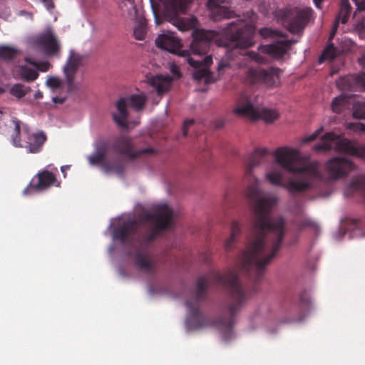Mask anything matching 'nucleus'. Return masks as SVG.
<instances>
[{"label": "nucleus", "instance_id": "obj_5", "mask_svg": "<svg viewBox=\"0 0 365 365\" xmlns=\"http://www.w3.org/2000/svg\"><path fill=\"white\" fill-rule=\"evenodd\" d=\"M233 112L238 116L253 121L262 119L267 123H273L279 117L275 109L259 108L255 106L252 98L245 93L237 97Z\"/></svg>", "mask_w": 365, "mask_h": 365}, {"label": "nucleus", "instance_id": "obj_56", "mask_svg": "<svg viewBox=\"0 0 365 365\" xmlns=\"http://www.w3.org/2000/svg\"><path fill=\"white\" fill-rule=\"evenodd\" d=\"M4 92V89L0 87V94L3 93Z\"/></svg>", "mask_w": 365, "mask_h": 365}, {"label": "nucleus", "instance_id": "obj_43", "mask_svg": "<svg viewBox=\"0 0 365 365\" xmlns=\"http://www.w3.org/2000/svg\"><path fill=\"white\" fill-rule=\"evenodd\" d=\"M194 120L190 119L184 122L182 127V134L184 136H187L188 134V128L194 124Z\"/></svg>", "mask_w": 365, "mask_h": 365}, {"label": "nucleus", "instance_id": "obj_16", "mask_svg": "<svg viewBox=\"0 0 365 365\" xmlns=\"http://www.w3.org/2000/svg\"><path fill=\"white\" fill-rule=\"evenodd\" d=\"M88 161L91 165H101L106 173L113 172L119 175L124 173V165L118 160H106L102 158V155L94 153L88 157Z\"/></svg>", "mask_w": 365, "mask_h": 365}, {"label": "nucleus", "instance_id": "obj_17", "mask_svg": "<svg viewBox=\"0 0 365 365\" xmlns=\"http://www.w3.org/2000/svg\"><path fill=\"white\" fill-rule=\"evenodd\" d=\"M36 43L47 56L56 55L60 50V45L51 31L41 34L36 39Z\"/></svg>", "mask_w": 365, "mask_h": 365}, {"label": "nucleus", "instance_id": "obj_7", "mask_svg": "<svg viewBox=\"0 0 365 365\" xmlns=\"http://www.w3.org/2000/svg\"><path fill=\"white\" fill-rule=\"evenodd\" d=\"M276 16L290 33L301 34L312 16V10L308 7L289 6L276 11Z\"/></svg>", "mask_w": 365, "mask_h": 365}, {"label": "nucleus", "instance_id": "obj_22", "mask_svg": "<svg viewBox=\"0 0 365 365\" xmlns=\"http://www.w3.org/2000/svg\"><path fill=\"white\" fill-rule=\"evenodd\" d=\"M46 140L47 136L44 132L34 133L28 136L25 148L31 153H38L42 150Z\"/></svg>", "mask_w": 365, "mask_h": 365}, {"label": "nucleus", "instance_id": "obj_26", "mask_svg": "<svg viewBox=\"0 0 365 365\" xmlns=\"http://www.w3.org/2000/svg\"><path fill=\"white\" fill-rule=\"evenodd\" d=\"M19 74L22 80L27 82L34 81L38 76V73L36 70L27 66H21L19 68Z\"/></svg>", "mask_w": 365, "mask_h": 365}, {"label": "nucleus", "instance_id": "obj_34", "mask_svg": "<svg viewBox=\"0 0 365 365\" xmlns=\"http://www.w3.org/2000/svg\"><path fill=\"white\" fill-rule=\"evenodd\" d=\"M25 60L27 63L32 65L35 68V70L37 71H39L41 72H46L51 67V64L48 61L36 62L28 58H26Z\"/></svg>", "mask_w": 365, "mask_h": 365}, {"label": "nucleus", "instance_id": "obj_54", "mask_svg": "<svg viewBox=\"0 0 365 365\" xmlns=\"http://www.w3.org/2000/svg\"><path fill=\"white\" fill-rule=\"evenodd\" d=\"M42 97V93L41 92H37L36 94H35V98H40Z\"/></svg>", "mask_w": 365, "mask_h": 365}, {"label": "nucleus", "instance_id": "obj_47", "mask_svg": "<svg viewBox=\"0 0 365 365\" xmlns=\"http://www.w3.org/2000/svg\"><path fill=\"white\" fill-rule=\"evenodd\" d=\"M230 66V63L227 61L222 60L218 65V69L222 70Z\"/></svg>", "mask_w": 365, "mask_h": 365}, {"label": "nucleus", "instance_id": "obj_35", "mask_svg": "<svg viewBox=\"0 0 365 365\" xmlns=\"http://www.w3.org/2000/svg\"><path fill=\"white\" fill-rule=\"evenodd\" d=\"M259 34L262 37L264 38H274L280 35V32H279L277 30L267 27L260 29Z\"/></svg>", "mask_w": 365, "mask_h": 365}, {"label": "nucleus", "instance_id": "obj_15", "mask_svg": "<svg viewBox=\"0 0 365 365\" xmlns=\"http://www.w3.org/2000/svg\"><path fill=\"white\" fill-rule=\"evenodd\" d=\"M339 89L347 91L365 89V73L350 74L341 78L337 82Z\"/></svg>", "mask_w": 365, "mask_h": 365}, {"label": "nucleus", "instance_id": "obj_51", "mask_svg": "<svg viewBox=\"0 0 365 365\" xmlns=\"http://www.w3.org/2000/svg\"><path fill=\"white\" fill-rule=\"evenodd\" d=\"M155 14V21L157 25H160L162 23V21L160 20V17L157 15L156 12L154 11Z\"/></svg>", "mask_w": 365, "mask_h": 365}, {"label": "nucleus", "instance_id": "obj_6", "mask_svg": "<svg viewBox=\"0 0 365 365\" xmlns=\"http://www.w3.org/2000/svg\"><path fill=\"white\" fill-rule=\"evenodd\" d=\"M331 149L365 160V143L328 133L321 136V151Z\"/></svg>", "mask_w": 365, "mask_h": 365}, {"label": "nucleus", "instance_id": "obj_30", "mask_svg": "<svg viewBox=\"0 0 365 365\" xmlns=\"http://www.w3.org/2000/svg\"><path fill=\"white\" fill-rule=\"evenodd\" d=\"M30 90L29 87H26L20 83H16L11 87L10 93L18 98H21L25 96Z\"/></svg>", "mask_w": 365, "mask_h": 365}, {"label": "nucleus", "instance_id": "obj_57", "mask_svg": "<svg viewBox=\"0 0 365 365\" xmlns=\"http://www.w3.org/2000/svg\"><path fill=\"white\" fill-rule=\"evenodd\" d=\"M205 262L208 263V262H209V260L206 259H205Z\"/></svg>", "mask_w": 365, "mask_h": 365}, {"label": "nucleus", "instance_id": "obj_9", "mask_svg": "<svg viewBox=\"0 0 365 365\" xmlns=\"http://www.w3.org/2000/svg\"><path fill=\"white\" fill-rule=\"evenodd\" d=\"M351 9V7L349 0L341 1L340 10L329 34L327 45L323 52L321 53V63L324 60L334 59L339 54V49L334 46L331 41L336 33L339 22L346 24L348 21Z\"/></svg>", "mask_w": 365, "mask_h": 365}, {"label": "nucleus", "instance_id": "obj_49", "mask_svg": "<svg viewBox=\"0 0 365 365\" xmlns=\"http://www.w3.org/2000/svg\"><path fill=\"white\" fill-rule=\"evenodd\" d=\"M359 63L365 68V51L362 53L361 56L359 58Z\"/></svg>", "mask_w": 365, "mask_h": 365}, {"label": "nucleus", "instance_id": "obj_21", "mask_svg": "<svg viewBox=\"0 0 365 365\" xmlns=\"http://www.w3.org/2000/svg\"><path fill=\"white\" fill-rule=\"evenodd\" d=\"M148 83L153 87L158 95H161L168 91L172 84L173 78L169 75H155L147 77Z\"/></svg>", "mask_w": 365, "mask_h": 365}, {"label": "nucleus", "instance_id": "obj_29", "mask_svg": "<svg viewBox=\"0 0 365 365\" xmlns=\"http://www.w3.org/2000/svg\"><path fill=\"white\" fill-rule=\"evenodd\" d=\"M350 189L365 197V176L356 178L350 184Z\"/></svg>", "mask_w": 365, "mask_h": 365}, {"label": "nucleus", "instance_id": "obj_14", "mask_svg": "<svg viewBox=\"0 0 365 365\" xmlns=\"http://www.w3.org/2000/svg\"><path fill=\"white\" fill-rule=\"evenodd\" d=\"M82 61V57L73 52L70 53L66 65L63 67V72L66 78V83L68 91H75L78 87L74 83L76 74Z\"/></svg>", "mask_w": 365, "mask_h": 365}, {"label": "nucleus", "instance_id": "obj_36", "mask_svg": "<svg viewBox=\"0 0 365 365\" xmlns=\"http://www.w3.org/2000/svg\"><path fill=\"white\" fill-rule=\"evenodd\" d=\"M196 19H192L188 21L187 19H182L178 20V28L180 31H186L192 27H193L195 24Z\"/></svg>", "mask_w": 365, "mask_h": 365}, {"label": "nucleus", "instance_id": "obj_53", "mask_svg": "<svg viewBox=\"0 0 365 365\" xmlns=\"http://www.w3.org/2000/svg\"><path fill=\"white\" fill-rule=\"evenodd\" d=\"M317 8L319 9V0H313Z\"/></svg>", "mask_w": 365, "mask_h": 365}, {"label": "nucleus", "instance_id": "obj_45", "mask_svg": "<svg viewBox=\"0 0 365 365\" xmlns=\"http://www.w3.org/2000/svg\"><path fill=\"white\" fill-rule=\"evenodd\" d=\"M170 71L177 77H180L179 68L176 65L173 64L170 67Z\"/></svg>", "mask_w": 365, "mask_h": 365}, {"label": "nucleus", "instance_id": "obj_58", "mask_svg": "<svg viewBox=\"0 0 365 365\" xmlns=\"http://www.w3.org/2000/svg\"><path fill=\"white\" fill-rule=\"evenodd\" d=\"M323 0H321V2Z\"/></svg>", "mask_w": 365, "mask_h": 365}, {"label": "nucleus", "instance_id": "obj_32", "mask_svg": "<svg viewBox=\"0 0 365 365\" xmlns=\"http://www.w3.org/2000/svg\"><path fill=\"white\" fill-rule=\"evenodd\" d=\"M17 53V50L8 46H0V58L4 59H12Z\"/></svg>", "mask_w": 365, "mask_h": 365}, {"label": "nucleus", "instance_id": "obj_27", "mask_svg": "<svg viewBox=\"0 0 365 365\" xmlns=\"http://www.w3.org/2000/svg\"><path fill=\"white\" fill-rule=\"evenodd\" d=\"M119 7L128 12V15L133 18L136 17L138 9L134 0H118Z\"/></svg>", "mask_w": 365, "mask_h": 365}, {"label": "nucleus", "instance_id": "obj_10", "mask_svg": "<svg viewBox=\"0 0 365 365\" xmlns=\"http://www.w3.org/2000/svg\"><path fill=\"white\" fill-rule=\"evenodd\" d=\"M146 101V98L143 94H133L128 98H120L115 103L118 110V114L113 113V118L114 121L121 128L127 127V118L128 113L127 110V103L136 110H141Z\"/></svg>", "mask_w": 365, "mask_h": 365}, {"label": "nucleus", "instance_id": "obj_33", "mask_svg": "<svg viewBox=\"0 0 365 365\" xmlns=\"http://www.w3.org/2000/svg\"><path fill=\"white\" fill-rule=\"evenodd\" d=\"M14 124V134L12 135V143L15 147H23L21 144L20 132L21 125L20 121L18 120H13Z\"/></svg>", "mask_w": 365, "mask_h": 365}, {"label": "nucleus", "instance_id": "obj_1", "mask_svg": "<svg viewBox=\"0 0 365 365\" xmlns=\"http://www.w3.org/2000/svg\"><path fill=\"white\" fill-rule=\"evenodd\" d=\"M268 154L267 149L257 148L246 165L245 178L250 183L246 196L251 201L252 239L240 257L237 269H230L224 274L215 272L198 278L195 291L185 302L186 325L190 329L216 327L225 340H229L234 317L250 294L242 287L240 277L245 274L257 282L281 247L286 222L282 216L272 217L279 198L262 196L258 180L253 175L254 168L265 163Z\"/></svg>", "mask_w": 365, "mask_h": 365}, {"label": "nucleus", "instance_id": "obj_25", "mask_svg": "<svg viewBox=\"0 0 365 365\" xmlns=\"http://www.w3.org/2000/svg\"><path fill=\"white\" fill-rule=\"evenodd\" d=\"M240 233L241 228L239 223L236 221H233L231 225L230 237L225 242V247L226 250H231L234 247L237 237Z\"/></svg>", "mask_w": 365, "mask_h": 365}, {"label": "nucleus", "instance_id": "obj_39", "mask_svg": "<svg viewBox=\"0 0 365 365\" xmlns=\"http://www.w3.org/2000/svg\"><path fill=\"white\" fill-rule=\"evenodd\" d=\"M194 73L193 78L197 81H201L202 78H207L209 75V71L207 68L198 67Z\"/></svg>", "mask_w": 365, "mask_h": 365}, {"label": "nucleus", "instance_id": "obj_3", "mask_svg": "<svg viewBox=\"0 0 365 365\" xmlns=\"http://www.w3.org/2000/svg\"><path fill=\"white\" fill-rule=\"evenodd\" d=\"M277 163L280 167L292 173L299 175L298 180L284 181L283 171L281 168H272L265 175L266 179L273 185L285 188L291 195L304 192L313 185L319 177V164L312 162L309 156L303 155L295 148L281 147L274 153Z\"/></svg>", "mask_w": 365, "mask_h": 365}, {"label": "nucleus", "instance_id": "obj_38", "mask_svg": "<svg viewBox=\"0 0 365 365\" xmlns=\"http://www.w3.org/2000/svg\"><path fill=\"white\" fill-rule=\"evenodd\" d=\"M108 148V143L106 141L99 142L96 148L95 153L98 154L102 155V158L106 160V156L107 154Z\"/></svg>", "mask_w": 365, "mask_h": 365}, {"label": "nucleus", "instance_id": "obj_52", "mask_svg": "<svg viewBox=\"0 0 365 365\" xmlns=\"http://www.w3.org/2000/svg\"><path fill=\"white\" fill-rule=\"evenodd\" d=\"M314 150L319 151V143H317L313 147Z\"/></svg>", "mask_w": 365, "mask_h": 365}, {"label": "nucleus", "instance_id": "obj_37", "mask_svg": "<svg viewBox=\"0 0 365 365\" xmlns=\"http://www.w3.org/2000/svg\"><path fill=\"white\" fill-rule=\"evenodd\" d=\"M311 306V302L308 294L302 292L299 296V307L302 311H307Z\"/></svg>", "mask_w": 365, "mask_h": 365}, {"label": "nucleus", "instance_id": "obj_31", "mask_svg": "<svg viewBox=\"0 0 365 365\" xmlns=\"http://www.w3.org/2000/svg\"><path fill=\"white\" fill-rule=\"evenodd\" d=\"M353 117L358 119H365V102L358 101L353 104Z\"/></svg>", "mask_w": 365, "mask_h": 365}, {"label": "nucleus", "instance_id": "obj_8", "mask_svg": "<svg viewBox=\"0 0 365 365\" xmlns=\"http://www.w3.org/2000/svg\"><path fill=\"white\" fill-rule=\"evenodd\" d=\"M281 71V69L274 67L264 69L260 66H248L245 81L250 85L260 84L272 88L277 86Z\"/></svg>", "mask_w": 365, "mask_h": 365}, {"label": "nucleus", "instance_id": "obj_19", "mask_svg": "<svg viewBox=\"0 0 365 365\" xmlns=\"http://www.w3.org/2000/svg\"><path fill=\"white\" fill-rule=\"evenodd\" d=\"M297 41L296 40H282L275 43L261 46L259 50L261 53L269 54L274 58H282L290 48L291 46Z\"/></svg>", "mask_w": 365, "mask_h": 365}, {"label": "nucleus", "instance_id": "obj_50", "mask_svg": "<svg viewBox=\"0 0 365 365\" xmlns=\"http://www.w3.org/2000/svg\"><path fill=\"white\" fill-rule=\"evenodd\" d=\"M65 98H61V97H53V101L55 103H63L64 101H65Z\"/></svg>", "mask_w": 365, "mask_h": 365}, {"label": "nucleus", "instance_id": "obj_23", "mask_svg": "<svg viewBox=\"0 0 365 365\" xmlns=\"http://www.w3.org/2000/svg\"><path fill=\"white\" fill-rule=\"evenodd\" d=\"M192 0H168L165 5V14L175 17L179 13H185Z\"/></svg>", "mask_w": 365, "mask_h": 365}, {"label": "nucleus", "instance_id": "obj_2", "mask_svg": "<svg viewBox=\"0 0 365 365\" xmlns=\"http://www.w3.org/2000/svg\"><path fill=\"white\" fill-rule=\"evenodd\" d=\"M255 34V27L240 19L227 24L223 29L222 37L212 30L196 29L192 33L193 39L190 50H180L178 55L185 57L187 63L194 68L202 67L208 69L212 63V56H207L203 58L202 56L207 53L211 42L215 41L220 46L229 49L226 52L228 59H234L240 55L244 60L250 59L263 64L266 63L264 56L255 51H245L253 46Z\"/></svg>", "mask_w": 365, "mask_h": 365}, {"label": "nucleus", "instance_id": "obj_28", "mask_svg": "<svg viewBox=\"0 0 365 365\" xmlns=\"http://www.w3.org/2000/svg\"><path fill=\"white\" fill-rule=\"evenodd\" d=\"M147 31V22L145 19L140 18L138 25L134 28L133 35L138 40H143L145 38Z\"/></svg>", "mask_w": 365, "mask_h": 365}, {"label": "nucleus", "instance_id": "obj_48", "mask_svg": "<svg viewBox=\"0 0 365 365\" xmlns=\"http://www.w3.org/2000/svg\"><path fill=\"white\" fill-rule=\"evenodd\" d=\"M43 1L48 9H53L54 7V4L52 0H43Z\"/></svg>", "mask_w": 365, "mask_h": 365}, {"label": "nucleus", "instance_id": "obj_13", "mask_svg": "<svg viewBox=\"0 0 365 365\" xmlns=\"http://www.w3.org/2000/svg\"><path fill=\"white\" fill-rule=\"evenodd\" d=\"M56 178L55 175L48 171L43 170L34 177L29 185L24 189V194L30 193L31 191L41 192L55 185Z\"/></svg>", "mask_w": 365, "mask_h": 365}, {"label": "nucleus", "instance_id": "obj_24", "mask_svg": "<svg viewBox=\"0 0 365 365\" xmlns=\"http://www.w3.org/2000/svg\"><path fill=\"white\" fill-rule=\"evenodd\" d=\"M135 264L138 269L147 273H152L155 268L154 263L149 259V257L140 251L135 254Z\"/></svg>", "mask_w": 365, "mask_h": 365}, {"label": "nucleus", "instance_id": "obj_18", "mask_svg": "<svg viewBox=\"0 0 365 365\" xmlns=\"http://www.w3.org/2000/svg\"><path fill=\"white\" fill-rule=\"evenodd\" d=\"M225 2H227V0H208L207 5L210 10L211 18L215 21L235 17V14L234 11L221 5Z\"/></svg>", "mask_w": 365, "mask_h": 365}, {"label": "nucleus", "instance_id": "obj_46", "mask_svg": "<svg viewBox=\"0 0 365 365\" xmlns=\"http://www.w3.org/2000/svg\"><path fill=\"white\" fill-rule=\"evenodd\" d=\"M356 2V5L357 6V9L359 11H365V0L357 1V0H354Z\"/></svg>", "mask_w": 365, "mask_h": 365}, {"label": "nucleus", "instance_id": "obj_20", "mask_svg": "<svg viewBox=\"0 0 365 365\" xmlns=\"http://www.w3.org/2000/svg\"><path fill=\"white\" fill-rule=\"evenodd\" d=\"M157 47L176 53L181 47L180 40L174 33L168 32L159 35L155 39Z\"/></svg>", "mask_w": 365, "mask_h": 365}, {"label": "nucleus", "instance_id": "obj_11", "mask_svg": "<svg viewBox=\"0 0 365 365\" xmlns=\"http://www.w3.org/2000/svg\"><path fill=\"white\" fill-rule=\"evenodd\" d=\"M112 150L123 156H127L130 160H134L143 154H154L155 150L151 148L134 150V144L132 139L127 136L118 137L111 144Z\"/></svg>", "mask_w": 365, "mask_h": 365}, {"label": "nucleus", "instance_id": "obj_41", "mask_svg": "<svg viewBox=\"0 0 365 365\" xmlns=\"http://www.w3.org/2000/svg\"><path fill=\"white\" fill-rule=\"evenodd\" d=\"M342 99L340 98H335L332 102L331 108L334 112L339 113L341 112Z\"/></svg>", "mask_w": 365, "mask_h": 365}, {"label": "nucleus", "instance_id": "obj_40", "mask_svg": "<svg viewBox=\"0 0 365 365\" xmlns=\"http://www.w3.org/2000/svg\"><path fill=\"white\" fill-rule=\"evenodd\" d=\"M47 84L52 88H59L61 86V81L56 77H51L47 80Z\"/></svg>", "mask_w": 365, "mask_h": 365}, {"label": "nucleus", "instance_id": "obj_4", "mask_svg": "<svg viewBox=\"0 0 365 365\" xmlns=\"http://www.w3.org/2000/svg\"><path fill=\"white\" fill-rule=\"evenodd\" d=\"M173 217V210L170 207L166 204L160 205L155 213H143L138 221L130 220L115 228L113 239L118 240L124 247H132L136 240V234L145 229L142 238L147 242H151L161 231L172 226Z\"/></svg>", "mask_w": 365, "mask_h": 365}, {"label": "nucleus", "instance_id": "obj_42", "mask_svg": "<svg viewBox=\"0 0 365 365\" xmlns=\"http://www.w3.org/2000/svg\"><path fill=\"white\" fill-rule=\"evenodd\" d=\"M319 135V128L317 129L314 133L308 137L304 138L302 140V143H308L314 140Z\"/></svg>", "mask_w": 365, "mask_h": 365}, {"label": "nucleus", "instance_id": "obj_55", "mask_svg": "<svg viewBox=\"0 0 365 365\" xmlns=\"http://www.w3.org/2000/svg\"><path fill=\"white\" fill-rule=\"evenodd\" d=\"M239 66H240V68H242V67H246V66H247V65H246V63H245V62L242 61V62H240V63H239Z\"/></svg>", "mask_w": 365, "mask_h": 365}, {"label": "nucleus", "instance_id": "obj_12", "mask_svg": "<svg viewBox=\"0 0 365 365\" xmlns=\"http://www.w3.org/2000/svg\"><path fill=\"white\" fill-rule=\"evenodd\" d=\"M356 167L352 160L342 157H334L326 165L329 177L333 180L346 178Z\"/></svg>", "mask_w": 365, "mask_h": 365}, {"label": "nucleus", "instance_id": "obj_44", "mask_svg": "<svg viewBox=\"0 0 365 365\" xmlns=\"http://www.w3.org/2000/svg\"><path fill=\"white\" fill-rule=\"evenodd\" d=\"M348 128L354 130L365 132V124L364 123H349Z\"/></svg>", "mask_w": 365, "mask_h": 365}]
</instances>
